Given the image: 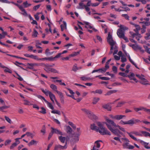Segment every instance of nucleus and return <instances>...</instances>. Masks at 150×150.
<instances>
[{"mask_svg": "<svg viewBox=\"0 0 150 150\" xmlns=\"http://www.w3.org/2000/svg\"><path fill=\"white\" fill-rule=\"evenodd\" d=\"M127 61V59L125 56L123 55L121 57V61L122 62H126Z\"/></svg>", "mask_w": 150, "mask_h": 150, "instance_id": "46", "label": "nucleus"}, {"mask_svg": "<svg viewBox=\"0 0 150 150\" xmlns=\"http://www.w3.org/2000/svg\"><path fill=\"white\" fill-rule=\"evenodd\" d=\"M25 134L27 135L28 137L30 136L32 138H33V134L29 132H27Z\"/></svg>", "mask_w": 150, "mask_h": 150, "instance_id": "64", "label": "nucleus"}, {"mask_svg": "<svg viewBox=\"0 0 150 150\" xmlns=\"http://www.w3.org/2000/svg\"><path fill=\"white\" fill-rule=\"evenodd\" d=\"M11 142V140L10 139H7L6 140L5 142L4 145L5 146H7Z\"/></svg>", "mask_w": 150, "mask_h": 150, "instance_id": "50", "label": "nucleus"}, {"mask_svg": "<svg viewBox=\"0 0 150 150\" xmlns=\"http://www.w3.org/2000/svg\"><path fill=\"white\" fill-rule=\"evenodd\" d=\"M9 107L6 106H3L0 107V110L2 111V110L7 108Z\"/></svg>", "mask_w": 150, "mask_h": 150, "instance_id": "57", "label": "nucleus"}, {"mask_svg": "<svg viewBox=\"0 0 150 150\" xmlns=\"http://www.w3.org/2000/svg\"><path fill=\"white\" fill-rule=\"evenodd\" d=\"M62 136H59L58 138L61 142L64 143L65 142L66 138L65 137H63Z\"/></svg>", "mask_w": 150, "mask_h": 150, "instance_id": "28", "label": "nucleus"}, {"mask_svg": "<svg viewBox=\"0 0 150 150\" xmlns=\"http://www.w3.org/2000/svg\"><path fill=\"white\" fill-rule=\"evenodd\" d=\"M24 56L25 57L30 58H31L35 59V55L32 54H23Z\"/></svg>", "mask_w": 150, "mask_h": 150, "instance_id": "22", "label": "nucleus"}, {"mask_svg": "<svg viewBox=\"0 0 150 150\" xmlns=\"http://www.w3.org/2000/svg\"><path fill=\"white\" fill-rule=\"evenodd\" d=\"M20 10L23 12V13H22V14L25 16H28V14L26 11H25V9L23 8V7Z\"/></svg>", "mask_w": 150, "mask_h": 150, "instance_id": "36", "label": "nucleus"}, {"mask_svg": "<svg viewBox=\"0 0 150 150\" xmlns=\"http://www.w3.org/2000/svg\"><path fill=\"white\" fill-rule=\"evenodd\" d=\"M143 144L144 145V146L146 149H150V147L148 146L147 145L149 144V143L145 142H143Z\"/></svg>", "mask_w": 150, "mask_h": 150, "instance_id": "44", "label": "nucleus"}, {"mask_svg": "<svg viewBox=\"0 0 150 150\" xmlns=\"http://www.w3.org/2000/svg\"><path fill=\"white\" fill-rule=\"evenodd\" d=\"M107 42L110 45V50H113V46L116 44V42L114 41L112 38V35L110 33L108 34V36L107 38Z\"/></svg>", "mask_w": 150, "mask_h": 150, "instance_id": "2", "label": "nucleus"}, {"mask_svg": "<svg viewBox=\"0 0 150 150\" xmlns=\"http://www.w3.org/2000/svg\"><path fill=\"white\" fill-rule=\"evenodd\" d=\"M98 127L94 124H91V128L92 130L99 132L102 135H111V133L100 122L97 123Z\"/></svg>", "mask_w": 150, "mask_h": 150, "instance_id": "1", "label": "nucleus"}, {"mask_svg": "<svg viewBox=\"0 0 150 150\" xmlns=\"http://www.w3.org/2000/svg\"><path fill=\"white\" fill-rule=\"evenodd\" d=\"M27 65L30 67H29V68L30 69H32L33 68V67L37 66L40 65L36 63H28Z\"/></svg>", "mask_w": 150, "mask_h": 150, "instance_id": "20", "label": "nucleus"}, {"mask_svg": "<svg viewBox=\"0 0 150 150\" xmlns=\"http://www.w3.org/2000/svg\"><path fill=\"white\" fill-rule=\"evenodd\" d=\"M117 34L118 36L121 38H122L125 36L123 31L120 29H118V31L117 32Z\"/></svg>", "mask_w": 150, "mask_h": 150, "instance_id": "11", "label": "nucleus"}, {"mask_svg": "<svg viewBox=\"0 0 150 150\" xmlns=\"http://www.w3.org/2000/svg\"><path fill=\"white\" fill-rule=\"evenodd\" d=\"M51 131L53 134H57L60 135H64L62 132L57 128H54L53 127H51Z\"/></svg>", "mask_w": 150, "mask_h": 150, "instance_id": "7", "label": "nucleus"}, {"mask_svg": "<svg viewBox=\"0 0 150 150\" xmlns=\"http://www.w3.org/2000/svg\"><path fill=\"white\" fill-rule=\"evenodd\" d=\"M81 110L86 114L88 117L91 119H94L96 118V116L90 111L85 108H82Z\"/></svg>", "mask_w": 150, "mask_h": 150, "instance_id": "3", "label": "nucleus"}, {"mask_svg": "<svg viewBox=\"0 0 150 150\" xmlns=\"http://www.w3.org/2000/svg\"><path fill=\"white\" fill-rule=\"evenodd\" d=\"M102 142V141L101 140H98L96 141L95 142L94 145H96V147L97 148H100V144L99 143V142Z\"/></svg>", "mask_w": 150, "mask_h": 150, "instance_id": "35", "label": "nucleus"}, {"mask_svg": "<svg viewBox=\"0 0 150 150\" xmlns=\"http://www.w3.org/2000/svg\"><path fill=\"white\" fill-rule=\"evenodd\" d=\"M112 70L115 73H117V68L116 66H113L112 67Z\"/></svg>", "mask_w": 150, "mask_h": 150, "instance_id": "59", "label": "nucleus"}, {"mask_svg": "<svg viewBox=\"0 0 150 150\" xmlns=\"http://www.w3.org/2000/svg\"><path fill=\"white\" fill-rule=\"evenodd\" d=\"M115 127H117L119 129L124 132H125V129L124 128L121 127L118 125H116V126Z\"/></svg>", "mask_w": 150, "mask_h": 150, "instance_id": "43", "label": "nucleus"}, {"mask_svg": "<svg viewBox=\"0 0 150 150\" xmlns=\"http://www.w3.org/2000/svg\"><path fill=\"white\" fill-rule=\"evenodd\" d=\"M58 94L59 95L60 98L61 102L64 104V98L63 93L61 92H58Z\"/></svg>", "mask_w": 150, "mask_h": 150, "instance_id": "13", "label": "nucleus"}, {"mask_svg": "<svg viewBox=\"0 0 150 150\" xmlns=\"http://www.w3.org/2000/svg\"><path fill=\"white\" fill-rule=\"evenodd\" d=\"M77 133L76 134V136H75L76 141H78L79 140V136L81 134V132H80V128H77L76 129Z\"/></svg>", "mask_w": 150, "mask_h": 150, "instance_id": "14", "label": "nucleus"}, {"mask_svg": "<svg viewBox=\"0 0 150 150\" xmlns=\"http://www.w3.org/2000/svg\"><path fill=\"white\" fill-rule=\"evenodd\" d=\"M45 102L47 104V106L49 108L52 110L54 109L53 106L51 103L48 102L47 100Z\"/></svg>", "mask_w": 150, "mask_h": 150, "instance_id": "29", "label": "nucleus"}, {"mask_svg": "<svg viewBox=\"0 0 150 150\" xmlns=\"http://www.w3.org/2000/svg\"><path fill=\"white\" fill-rule=\"evenodd\" d=\"M41 90L46 96H49L52 93L50 91L47 90L46 89L44 90L43 88H41Z\"/></svg>", "mask_w": 150, "mask_h": 150, "instance_id": "18", "label": "nucleus"}, {"mask_svg": "<svg viewBox=\"0 0 150 150\" xmlns=\"http://www.w3.org/2000/svg\"><path fill=\"white\" fill-rule=\"evenodd\" d=\"M51 67H52V66H50L48 64H46L45 66V70L47 72H51L52 69V68Z\"/></svg>", "mask_w": 150, "mask_h": 150, "instance_id": "16", "label": "nucleus"}, {"mask_svg": "<svg viewBox=\"0 0 150 150\" xmlns=\"http://www.w3.org/2000/svg\"><path fill=\"white\" fill-rule=\"evenodd\" d=\"M148 82V81L145 79L142 80H141L140 81V83H141L144 85L148 84L147 83Z\"/></svg>", "mask_w": 150, "mask_h": 150, "instance_id": "33", "label": "nucleus"}, {"mask_svg": "<svg viewBox=\"0 0 150 150\" xmlns=\"http://www.w3.org/2000/svg\"><path fill=\"white\" fill-rule=\"evenodd\" d=\"M40 14L39 13H37L36 14L34 15L35 18L36 20H38L39 18V17L38 15Z\"/></svg>", "mask_w": 150, "mask_h": 150, "instance_id": "60", "label": "nucleus"}, {"mask_svg": "<svg viewBox=\"0 0 150 150\" xmlns=\"http://www.w3.org/2000/svg\"><path fill=\"white\" fill-rule=\"evenodd\" d=\"M84 23H85L86 25L85 26V28H92V27L90 25L89 22L86 21H84Z\"/></svg>", "mask_w": 150, "mask_h": 150, "instance_id": "27", "label": "nucleus"}, {"mask_svg": "<svg viewBox=\"0 0 150 150\" xmlns=\"http://www.w3.org/2000/svg\"><path fill=\"white\" fill-rule=\"evenodd\" d=\"M78 9H83L85 8L86 11H88L90 10V8L89 7H87L85 5L83 4L82 2H80L79 3V6L77 7Z\"/></svg>", "mask_w": 150, "mask_h": 150, "instance_id": "8", "label": "nucleus"}, {"mask_svg": "<svg viewBox=\"0 0 150 150\" xmlns=\"http://www.w3.org/2000/svg\"><path fill=\"white\" fill-rule=\"evenodd\" d=\"M127 133L131 138L135 141H137V139L132 135V134H134L137 136H142V134H141L136 131H133L131 132H127Z\"/></svg>", "mask_w": 150, "mask_h": 150, "instance_id": "6", "label": "nucleus"}, {"mask_svg": "<svg viewBox=\"0 0 150 150\" xmlns=\"http://www.w3.org/2000/svg\"><path fill=\"white\" fill-rule=\"evenodd\" d=\"M72 132V128L69 126H67L66 128V132L69 134H71Z\"/></svg>", "mask_w": 150, "mask_h": 150, "instance_id": "23", "label": "nucleus"}, {"mask_svg": "<svg viewBox=\"0 0 150 150\" xmlns=\"http://www.w3.org/2000/svg\"><path fill=\"white\" fill-rule=\"evenodd\" d=\"M129 46L132 47L134 50H136L137 49L141 50L142 49L140 47L136 44L130 45Z\"/></svg>", "mask_w": 150, "mask_h": 150, "instance_id": "15", "label": "nucleus"}, {"mask_svg": "<svg viewBox=\"0 0 150 150\" xmlns=\"http://www.w3.org/2000/svg\"><path fill=\"white\" fill-rule=\"evenodd\" d=\"M120 29L122 30H126L128 29V28L127 27L121 25H120Z\"/></svg>", "mask_w": 150, "mask_h": 150, "instance_id": "51", "label": "nucleus"}, {"mask_svg": "<svg viewBox=\"0 0 150 150\" xmlns=\"http://www.w3.org/2000/svg\"><path fill=\"white\" fill-rule=\"evenodd\" d=\"M35 60H47V57H45L44 58H39L36 55L35 56Z\"/></svg>", "mask_w": 150, "mask_h": 150, "instance_id": "39", "label": "nucleus"}, {"mask_svg": "<svg viewBox=\"0 0 150 150\" xmlns=\"http://www.w3.org/2000/svg\"><path fill=\"white\" fill-rule=\"evenodd\" d=\"M6 120L9 123H11V119L8 117L5 116L4 117Z\"/></svg>", "mask_w": 150, "mask_h": 150, "instance_id": "52", "label": "nucleus"}, {"mask_svg": "<svg viewBox=\"0 0 150 150\" xmlns=\"http://www.w3.org/2000/svg\"><path fill=\"white\" fill-rule=\"evenodd\" d=\"M79 53V52H75L73 53L72 54H70L69 56L70 57H74V56L77 55Z\"/></svg>", "mask_w": 150, "mask_h": 150, "instance_id": "58", "label": "nucleus"}, {"mask_svg": "<svg viewBox=\"0 0 150 150\" xmlns=\"http://www.w3.org/2000/svg\"><path fill=\"white\" fill-rule=\"evenodd\" d=\"M68 124L69 125L71 126V127L74 129H75L76 128L75 125L73 124V123L71 122H69Z\"/></svg>", "mask_w": 150, "mask_h": 150, "instance_id": "53", "label": "nucleus"}, {"mask_svg": "<svg viewBox=\"0 0 150 150\" xmlns=\"http://www.w3.org/2000/svg\"><path fill=\"white\" fill-rule=\"evenodd\" d=\"M42 110L40 111V112L43 114H45L46 113V109L43 107L41 108Z\"/></svg>", "mask_w": 150, "mask_h": 150, "instance_id": "42", "label": "nucleus"}, {"mask_svg": "<svg viewBox=\"0 0 150 150\" xmlns=\"http://www.w3.org/2000/svg\"><path fill=\"white\" fill-rule=\"evenodd\" d=\"M133 120L134 121V124H136L137 123H139V122H142L138 119H135L134 118H133Z\"/></svg>", "mask_w": 150, "mask_h": 150, "instance_id": "61", "label": "nucleus"}, {"mask_svg": "<svg viewBox=\"0 0 150 150\" xmlns=\"http://www.w3.org/2000/svg\"><path fill=\"white\" fill-rule=\"evenodd\" d=\"M67 143H66L65 145L64 146H62L60 145H55L54 149L56 150H58L59 149H63L67 148L66 146Z\"/></svg>", "mask_w": 150, "mask_h": 150, "instance_id": "10", "label": "nucleus"}, {"mask_svg": "<svg viewBox=\"0 0 150 150\" xmlns=\"http://www.w3.org/2000/svg\"><path fill=\"white\" fill-rule=\"evenodd\" d=\"M37 143L38 142L34 140H32L28 143V145L29 146H30L35 144L36 145Z\"/></svg>", "mask_w": 150, "mask_h": 150, "instance_id": "24", "label": "nucleus"}, {"mask_svg": "<svg viewBox=\"0 0 150 150\" xmlns=\"http://www.w3.org/2000/svg\"><path fill=\"white\" fill-rule=\"evenodd\" d=\"M17 145V144L16 143H13L10 146V149H13L14 147L16 146Z\"/></svg>", "mask_w": 150, "mask_h": 150, "instance_id": "54", "label": "nucleus"}, {"mask_svg": "<svg viewBox=\"0 0 150 150\" xmlns=\"http://www.w3.org/2000/svg\"><path fill=\"white\" fill-rule=\"evenodd\" d=\"M100 98H94L93 100L92 103L93 104H96L99 101Z\"/></svg>", "mask_w": 150, "mask_h": 150, "instance_id": "31", "label": "nucleus"}, {"mask_svg": "<svg viewBox=\"0 0 150 150\" xmlns=\"http://www.w3.org/2000/svg\"><path fill=\"white\" fill-rule=\"evenodd\" d=\"M5 68H6V69L4 70L5 72H8L10 74L12 73V71L10 69L6 67Z\"/></svg>", "mask_w": 150, "mask_h": 150, "instance_id": "40", "label": "nucleus"}, {"mask_svg": "<svg viewBox=\"0 0 150 150\" xmlns=\"http://www.w3.org/2000/svg\"><path fill=\"white\" fill-rule=\"evenodd\" d=\"M50 87L51 89H52L54 91L56 92L57 94L58 92H60V91H58L57 90V88L55 85L54 84H51L50 85Z\"/></svg>", "mask_w": 150, "mask_h": 150, "instance_id": "19", "label": "nucleus"}, {"mask_svg": "<svg viewBox=\"0 0 150 150\" xmlns=\"http://www.w3.org/2000/svg\"><path fill=\"white\" fill-rule=\"evenodd\" d=\"M103 91L101 89H96L95 91H91V93L95 94L97 93L99 94L100 95L102 94Z\"/></svg>", "mask_w": 150, "mask_h": 150, "instance_id": "17", "label": "nucleus"}, {"mask_svg": "<svg viewBox=\"0 0 150 150\" xmlns=\"http://www.w3.org/2000/svg\"><path fill=\"white\" fill-rule=\"evenodd\" d=\"M99 77V79L104 80H109L110 79V78L108 77H101L100 75L97 76H95L96 78Z\"/></svg>", "mask_w": 150, "mask_h": 150, "instance_id": "26", "label": "nucleus"}, {"mask_svg": "<svg viewBox=\"0 0 150 150\" xmlns=\"http://www.w3.org/2000/svg\"><path fill=\"white\" fill-rule=\"evenodd\" d=\"M113 134L117 137H120V134H122V133L117 129H114L112 127L109 129Z\"/></svg>", "mask_w": 150, "mask_h": 150, "instance_id": "5", "label": "nucleus"}, {"mask_svg": "<svg viewBox=\"0 0 150 150\" xmlns=\"http://www.w3.org/2000/svg\"><path fill=\"white\" fill-rule=\"evenodd\" d=\"M37 97L39 99L42 100H43L45 102L46 101V100L45 99V98L42 96L40 95H37Z\"/></svg>", "mask_w": 150, "mask_h": 150, "instance_id": "49", "label": "nucleus"}, {"mask_svg": "<svg viewBox=\"0 0 150 150\" xmlns=\"http://www.w3.org/2000/svg\"><path fill=\"white\" fill-rule=\"evenodd\" d=\"M51 113L54 114H57L59 115H61V113L60 111L57 110H54L52 111Z\"/></svg>", "mask_w": 150, "mask_h": 150, "instance_id": "38", "label": "nucleus"}, {"mask_svg": "<svg viewBox=\"0 0 150 150\" xmlns=\"http://www.w3.org/2000/svg\"><path fill=\"white\" fill-rule=\"evenodd\" d=\"M125 103V102L124 101L120 102L117 104L116 107H120L122 106Z\"/></svg>", "mask_w": 150, "mask_h": 150, "instance_id": "45", "label": "nucleus"}, {"mask_svg": "<svg viewBox=\"0 0 150 150\" xmlns=\"http://www.w3.org/2000/svg\"><path fill=\"white\" fill-rule=\"evenodd\" d=\"M146 36L144 37L145 39L146 40H148L150 39V38H149V37L150 36V33H146Z\"/></svg>", "mask_w": 150, "mask_h": 150, "instance_id": "48", "label": "nucleus"}, {"mask_svg": "<svg viewBox=\"0 0 150 150\" xmlns=\"http://www.w3.org/2000/svg\"><path fill=\"white\" fill-rule=\"evenodd\" d=\"M50 99L52 101V102L54 103V100L55 99V95L53 94V93H52L49 96Z\"/></svg>", "mask_w": 150, "mask_h": 150, "instance_id": "32", "label": "nucleus"}, {"mask_svg": "<svg viewBox=\"0 0 150 150\" xmlns=\"http://www.w3.org/2000/svg\"><path fill=\"white\" fill-rule=\"evenodd\" d=\"M38 34V32L35 29H34L32 34V36L34 37H37Z\"/></svg>", "mask_w": 150, "mask_h": 150, "instance_id": "41", "label": "nucleus"}, {"mask_svg": "<svg viewBox=\"0 0 150 150\" xmlns=\"http://www.w3.org/2000/svg\"><path fill=\"white\" fill-rule=\"evenodd\" d=\"M78 69V68L76 64L74 65L72 68V70L74 71H76Z\"/></svg>", "mask_w": 150, "mask_h": 150, "instance_id": "56", "label": "nucleus"}, {"mask_svg": "<svg viewBox=\"0 0 150 150\" xmlns=\"http://www.w3.org/2000/svg\"><path fill=\"white\" fill-rule=\"evenodd\" d=\"M125 116L124 115H117L111 117L113 119L119 120L122 119L123 117H124Z\"/></svg>", "mask_w": 150, "mask_h": 150, "instance_id": "12", "label": "nucleus"}, {"mask_svg": "<svg viewBox=\"0 0 150 150\" xmlns=\"http://www.w3.org/2000/svg\"><path fill=\"white\" fill-rule=\"evenodd\" d=\"M127 124L130 125H133L134 124V121H133V118L130 120L126 121Z\"/></svg>", "mask_w": 150, "mask_h": 150, "instance_id": "34", "label": "nucleus"}, {"mask_svg": "<svg viewBox=\"0 0 150 150\" xmlns=\"http://www.w3.org/2000/svg\"><path fill=\"white\" fill-rule=\"evenodd\" d=\"M129 143H124L123 145V148L124 149H134V146L132 145H129Z\"/></svg>", "mask_w": 150, "mask_h": 150, "instance_id": "9", "label": "nucleus"}, {"mask_svg": "<svg viewBox=\"0 0 150 150\" xmlns=\"http://www.w3.org/2000/svg\"><path fill=\"white\" fill-rule=\"evenodd\" d=\"M134 26L136 27V29L137 31V30H139L140 29V26L137 25L136 24H133Z\"/></svg>", "mask_w": 150, "mask_h": 150, "instance_id": "62", "label": "nucleus"}, {"mask_svg": "<svg viewBox=\"0 0 150 150\" xmlns=\"http://www.w3.org/2000/svg\"><path fill=\"white\" fill-rule=\"evenodd\" d=\"M143 136L145 137H149L150 133L147 132L142 131L140 132Z\"/></svg>", "mask_w": 150, "mask_h": 150, "instance_id": "30", "label": "nucleus"}, {"mask_svg": "<svg viewBox=\"0 0 150 150\" xmlns=\"http://www.w3.org/2000/svg\"><path fill=\"white\" fill-rule=\"evenodd\" d=\"M106 122H105V124L109 129L112 128V126L115 127L117 125L113 121L108 118H106Z\"/></svg>", "mask_w": 150, "mask_h": 150, "instance_id": "4", "label": "nucleus"}, {"mask_svg": "<svg viewBox=\"0 0 150 150\" xmlns=\"http://www.w3.org/2000/svg\"><path fill=\"white\" fill-rule=\"evenodd\" d=\"M102 107L105 109L108 110H110L111 107L109 104H105L102 106Z\"/></svg>", "mask_w": 150, "mask_h": 150, "instance_id": "25", "label": "nucleus"}, {"mask_svg": "<svg viewBox=\"0 0 150 150\" xmlns=\"http://www.w3.org/2000/svg\"><path fill=\"white\" fill-rule=\"evenodd\" d=\"M99 72L102 73L105 72L106 71V69L104 68L99 69Z\"/></svg>", "mask_w": 150, "mask_h": 150, "instance_id": "55", "label": "nucleus"}, {"mask_svg": "<svg viewBox=\"0 0 150 150\" xmlns=\"http://www.w3.org/2000/svg\"><path fill=\"white\" fill-rule=\"evenodd\" d=\"M117 92V90H110L109 91H108L105 94V96H110L111 94L115 93Z\"/></svg>", "mask_w": 150, "mask_h": 150, "instance_id": "21", "label": "nucleus"}, {"mask_svg": "<svg viewBox=\"0 0 150 150\" xmlns=\"http://www.w3.org/2000/svg\"><path fill=\"white\" fill-rule=\"evenodd\" d=\"M40 4H38L36 6H35L33 8V10L35 11L37 10L40 7Z\"/></svg>", "mask_w": 150, "mask_h": 150, "instance_id": "63", "label": "nucleus"}, {"mask_svg": "<svg viewBox=\"0 0 150 150\" xmlns=\"http://www.w3.org/2000/svg\"><path fill=\"white\" fill-rule=\"evenodd\" d=\"M122 16L124 17L126 20H129V17L127 14H122Z\"/></svg>", "mask_w": 150, "mask_h": 150, "instance_id": "47", "label": "nucleus"}, {"mask_svg": "<svg viewBox=\"0 0 150 150\" xmlns=\"http://www.w3.org/2000/svg\"><path fill=\"white\" fill-rule=\"evenodd\" d=\"M45 128V126L44 125L43 126L42 129L40 130L41 132L43 133V135H44L46 133Z\"/></svg>", "mask_w": 150, "mask_h": 150, "instance_id": "37", "label": "nucleus"}]
</instances>
